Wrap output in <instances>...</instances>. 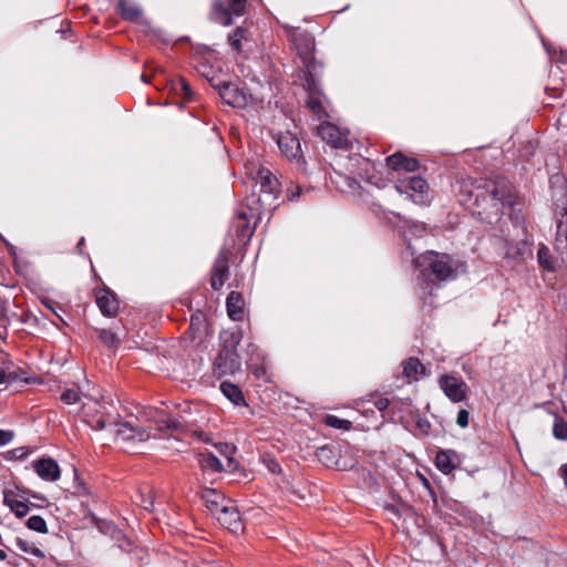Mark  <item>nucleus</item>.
I'll use <instances>...</instances> for the list:
<instances>
[{
    "mask_svg": "<svg viewBox=\"0 0 567 567\" xmlns=\"http://www.w3.org/2000/svg\"><path fill=\"white\" fill-rule=\"evenodd\" d=\"M455 195L461 205L487 224L497 223L506 210L516 205L511 186L493 179L462 178L456 183Z\"/></svg>",
    "mask_w": 567,
    "mask_h": 567,
    "instance_id": "f257e3e1",
    "label": "nucleus"
},
{
    "mask_svg": "<svg viewBox=\"0 0 567 567\" xmlns=\"http://www.w3.org/2000/svg\"><path fill=\"white\" fill-rule=\"evenodd\" d=\"M414 266L421 269V274L426 277L434 275L439 280H446L453 277L451 259L447 255H440L434 251H427L414 258Z\"/></svg>",
    "mask_w": 567,
    "mask_h": 567,
    "instance_id": "f03ea898",
    "label": "nucleus"
},
{
    "mask_svg": "<svg viewBox=\"0 0 567 567\" xmlns=\"http://www.w3.org/2000/svg\"><path fill=\"white\" fill-rule=\"evenodd\" d=\"M104 396L101 391L96 388H91L87 380H85V384H79L78 390L66 389L61 394V400L65 404H75L83 400L81 410L86 415L91 412L97 411L95 406L101 405Z\"/></svg>",
    "mask_w": 567,
    "mask_h": 567,
    "instance_id": "7ed1b4c3",
    "label": "nucleus"
},
{
    "mask_svg": "<svg viewBox=\"0 0 567 567\" xmlns=\"http://www.w3.org/2000/svg\"><path fill=\"white\" fill-rule=\"evenodd\" d=\"M113 433L131 450H137L140 444L145 443L152 436L150 429L134 426L128 422L115 424Z\"/></svg>",
    "mask_w": 567,
    "mask_h": 567,
    "instance_id": "20e7f679",
    "label": "nucleus"
},
{
    "mask_svg": "<svg viewBox=\"0 0 567 567\" xmlns=\"http://www.w3.org/2000/svg\"><path fill=\"white\" fill-rule=\"evenodd\" d=\"M246 8V0H215L213 4V19L223 24L230 25L233 16H241Z\"/></svg>",
    "mask_w": 567,
    "mask_h": 567,
    "instance_id": "39448f33",
    "label": "nucleus"
},
{
    "mask_svg": "<svg viewBox=\"0 0 567 567\" xmlns=\"http://www.w3.org/2000/svg\"><path fill=\"white\" fill-rule=\"evenodd\" d=\"M394 187L396 192L406 194L416 204L423 205L429 202V185L422 177H409L400 181Z\"/></svg>",
    "mask_w": 567,
    "mask_h": 567,
    "instance_id": "423d86ee",
    "label": "nucleus"
},
{
    "mask_svg": "<svg viewBox=\"0 0 567 567\" xmlns=\"http://www.w3.org/2000/svg\"><path fill=\"white\" fill-rule=\"evenodd\" d=\"M219 95L226 104L238 109H244L254 101L251 94L233 83L220 84Z\"/></svg>",
    "mask_w": 567,
    "mask_h": 567,
    "instance_id": "0eeeda50",
    "label": "nucleus"
},
{
    "mask_svg": "<svg viewBox=\"0 0 567 567\" xmlns=\"http://www.w3.org/2000/svg\"><path fill=\"white\" fill-rule=\"evenodd\" d=\"M257 184L260 186V193L264 195V202H269L271 205L279 194V182L271 174V172L265 167H259L256 172V176H252Z\"/></svg>",
    "mask_w": 567,
    "mask_h": 567,
    "instance_id": "6e6552de",
    "label": "nucleus"
},
{
    "mask_svg": "<svg viewBox=\"0 0 567 567\" xmlns=\"http://www.w3.org/2000/svg\"><path fill=\"white\" fill-rule=\"evenodd\" d=\"M440 386L445 395L453 402H461L466 398V384L464 381L452 375H442Z\"/></svg>",
    "mask_w": 567,
    "mask_h": 567,
    "instance_id": "1a4fd4ad",
    "label": "nucleus"
},
{
    "mask_svg": "<svg viewBox=\"0 0 567 567\" xmlns=\"http://www.w3.org/2000/svg\"><path fill=\"white\" fill-rule=\"evenodd\" d=\"M318 135L332 147L343 148L348 144L347 135L342 133L336 125L326 122L318 126Z\"/></svg>",
    "mask_w": 567,
    "mask_h": 567,
    "instance_id": "9d476101",
    "label": "nucleus"
},
{
    "mask_svg": "<svg viewBox=\"0 0 567 567\" xmlns=\"http://www.w3.org/2000/svg\"><path fill=\"white\" fill-rule=\"evenodd\" d=\"M215 517L223 526L233 533H239L244 529L239 512L231 502H228V505L223 507Z\"/></svg>",
    "mask_w": 567,
    "mask_h": 567,
    "instance_id": "9b49d317",
    "label": "nucleus"
},
{
    "mask_svg": "<svg viewBox=\"0 0 567 567\" xmlns=\"http://www.w3.org/2000/svg\"><path fill=\"white\" fill-rule=\"evenodd\" d=\"M307 91H308V99H307V105L312 111V113L318 116V118H321L326 115L324 110V96L321 93V91L316 86L315 82L311 80L307 81Z\"/></svg>",
    "mask_w": 567,
    "mask_h": 567,
    "instance_id": "f8f14e48",
    "label": "nucleus"
},
{
    "mask_svg": "<svg viewBox=\"0 0 567 567\" xmlns=\"http://www.w3.org/2000/svg\"><path fill=\"white\" fill-rule=\"evenodd\" d=\"M34 471L44 481L55 482L61 476V470L58 463L50 457H43L34 463Z\"/></svg>",
    "mask_w": 567,
    "mask_h": 567,
    "instance_id": "ddd939ff",
    "label": "nucleus"
},
{
    "mask_svg": "<svg viewBox=\"0 0 567 567\" xmlns=\"http://www.w3.org/2000/svg\"><path fill=\"white\" fill-rule=\"evenodd\" d=\"M277 144L280 152L290 159L299 158L301 153L299 140L290 132L279 134Z\"/></svg>",
    "mask_w": 567,
    "mask_h": 567,
    "instance_id": "4468645a",
    "label": "nucleus"
},
{
    "mask_svg": "<svg viewBox=\"0 0 567 567\" xmlns=\"http://www.w3.org/2000/svg\"><path fill=\"white\" fill-rule=\"evenodd\" d=\"M228 278V259L227 255L221 251L215 260L212 270V287L215 290L221 288Z\"/></svg>",
    "mask_w": 567,
    "mask_h": 567,
    "instance_id": "2eb2a0df",
    "label": "nucleus"
},
{
    "mask_svg": "<svg viewBox=\"0 0 567 567\" xmlns=\"http://www.w3.org/2000/svg\"><path fill=\"white\" fill-rule=\"evenodd\" d=\"M202 498L214 516H216L223 507H226L229 502L223 494L212 488H205L202 493Z\"/></svg>",
    "mask_w": 567,
    "mask_h": 567,
    "instance_id": "dca6fc26",
    "label": "nucleus"
},
{
    "mask_svg": "<svg viewBox=\"0 0 567 567\" xmlns=\"http://www.w3.org/2000/svg\"><path fill=\"white\" fill-rule=\"evenodd\" d=\"M96 303L101 312L107 317L115 316L118 310L117 300L113 292L109 289H103L97 292Z\"/></svg>",
    "mask_w": 567,
    "mask_h": 567,
    "instance_id": "f3484780",
    "label": "nucleus"
},
{
    "mask_svg": "<svg viewBox=\"0 0 567 567\" xmlns=\"http://www.w3.org/2000/svg\"><path fill=\"white\" fill-rule=\"evenodd\" d=\"M402 367L403 375L410 383L419 381L426 374V369L424 364H422L421 361L415 357H411L408 360L403 361Z\"/></svg>",
    "mask_w": 567,
    "mask_h": 567,
    "instance_id": "a211bd4d",
    "label": "nucleus"
},
{
    "mask_svg": "<svg viewBox=\"0 0 567 567\" xmlns=\"http://www.w3.org/2000/svg\"><path fill=\"white\" fill-rule=\"evenodd\" d=\"M388 166L393 171L415 172L419 163L413 157H406L402 153L396 152L386 158Z\"/></svg>",
    "mask_w": 567,
    "mask_h": 567,
    "instance_id": "6ab92c4d",
    "label": "nucleus"
},
{
    "mask_svg": "<svg viewBox=\"0 0 567 567\" xmlns=\"http://www.w3.org/2000/svg\"><path fill=\"white\" fill-rule=\"evenodd\" d=\"M181 415L178 417H173L171 415H162L155 419L156 429L158 432H171V433H184L186 432V426L181 421Z\"/></svg>",
    "mask_w": 567,
    "mask_h": 567,
    "instance_id": "aec40b11",
    "label": "nucleus"
},
{
    "mask_svg": "<svg viewBox=\"0 0 567 567\" xmlns=\"http://www.w3.org/2000/svg\"><path fill=\"white\" fill-rule=\"evenodd\" d=\"M18 381L29 383L31 379L27 377V372L22 369H16L11 365L0 368V386L2 384L9 385Z\"/></svg>",
    "mask_w": 567,
    "mask_h": 567,
    "instance_id": "412c9836",
    "label": "nucleus"
},
{
    "mask_svg": "<svg viewBox=\"0 0 567 567\" xmlns=\"http://www.w3.org/2000/svg\"><path fill=\"white\" fill-rule=\"evenodd\" d=\"M227 313L233 320H240L244 313V299L239 292L231 291L226 300Z\"/></svg>",
    "mask_w": 567,
    "mask_h": 567,
    "instance_id": "4be33fe9",
    "label": "nucleus"
},
{
    "mask_svg": "<svg viewBox=\"0 0 567 567\" xmlns=\"http://www.w3.org/2000/svg\"><path fill=\"white\" fill-rule=\"evenodd\" d=\"M213 367L215 374L217 377H223L228 373H235L238 370L239 364L233 357H217Z\"/></svg>",
    "mask_w": 567,
    "mask_h": 567,
    "instance_id": "5701e85b",
    "label": "nucleus"
},
{
    "mask_svg": "<svg viewBox=\"0 0 567 567\" xmlns=\"http://www.w3.org/2000/svg\"><path fill=\"white\" fill-rule=\"evenodd\" d=\"M220 341L224 347L225 354H236L237 346L240 342V333L237 331L225 330L220 333Z\"/></svg>",
    "mask_w": 567,
    "mask_h": 567,
    "instance_id": "b1692460",
    "label": "nucleus"
},
{
    "mask_svg": "<svg viewBox=\"0 0 567 567\" xmlns=\"http://www.w3.org/2000/svg\"><path fill=\"white\" fill-rule=\"evenodd\" d=\"M3 503L10 507V509L18 516L24 517L29 512V506L27 503L19 501L16 498L12 492H4Z\"/></svg>",
    "mask_w": 567,
    "mask_h": 567,
    "instance_id": "393cba45",
    "label": "nucleus"
},
{
    "mask_svg": "<svg viewBox=\"0 0 567 567\" xmlns=\"http://www.w3.org/2000/svg\"><path fill=\"white\" fill-rule=\"evenodd\" d=\"M220 390L224 393V395L234 404H245L243 392L237 385L225 381L220 384Z\"/></svg>",
    "mask_w": 567,
    "mask_h": 567,
    "instance_id": "a878e982",
    "label": "nucleus"
},
{
    "mask_svg": "<svg viewBox=\"0 0 567 567\" xmlns=\"http://www.w3.org/2000/svg\"><path fill=\"white\" fill-rule=\"evenodd\" d=\"M455 454L452 452H439L435 458L436 466L444 473H450L455 466Z\"/></svg>",
    "mask_w": 567,
    "mask_h": 567,
    "instance_id": "bb28decb",
    "label": "nucleus"
},
{
    "mask_svg": "<svg viewBox=\"0 0 567 567\" xmlns=\"http://www.w3.org/2000/svg\"><path fill=\"white\" fill-rule=\"evenodd\" d=\"M118 10L121 16L130 21H135L141 16L140 8L130 0H120Z\"/></svg>",
    "mask_w": 567,
    "mask_h": 567,
    "instance_id": "cd10ccee",
    "label": "nucleus"
},
{
    "mask_svg": "<svg viewBox=\"0 0 567 567\" xmlns=\"http://www.w3.org/2000/svg\"><path fill=\"white\" fill-rule=\"evenodd\" d=\"M198 461L203 471L217 473L224 470L220 461L214 454H199Z\"/></svg>",
    "mask_w": 567,
    "mask_h": 567,
    "instance_id": "c85d7f7f",
    "label": "nucleus"
},
{
    "mask_svg": "<svg viewBox=\"0 0 567 567\" xmlns=\"http://www.w3.org/2000/svg\"><path fill=\"white\" fill-rule=\"evenodd\" d=\"M100 340L107 346L110 350H117L118 337L111 330H101L99 334Z\"/></svg>",
    "mask_w": 567,
    "mask_h": 567,
    "instance_id": "c756f323",
    "label": "nucleus"
},
{
    "mask_svg": "<svg viewBox=\"0 0 567 567\" xmlns=\"http://www.w3.org/2000/svg\"><path fill=\"white\" fill-rule=\"evenodd\" d=\"M27 526L30 529H32L34 532H38V533L45 534L48 532V527H47L45 520L41 516H38V515L31 516L27 520Z\"/></svg>",
    "mask_w": 567,
    "mask_h": 567,
    "instance_id": "7c9ffc66",
    "label": "nucleus"
},
{
    "mask_svg": "<svg viewBox=\"0 0 567 567\" xmlns=\"http://www.w3.org/2000/svg\"><path fill=\"white\" fill-rule=\"evenodd\" d=\"M324 423L328 426L339 429V430H349L351 427V422L348 420L339 419L336 415H327L324 417Z\"/></svg>",
    "mask_w": 567,
    "mask_h": 567,
    "instance_id": "2f4dec72",
    "label": "nucleus"
},
{
    "mask_svg": "<svg viewBox=\"0 0 567 567\" xmlns=\"http://www.w3.org/2000/svg\"><path fill=\"white\" fill-rule=\"evenodd\" d=\"M537 257H538V262L540 264V266L543 268H545L547 270H554V266L550 261L549 251L546 247H542L538 249Z\"/></svg>",
    "mask_w": 567,
    "mask_h": 567,
    "instance_id": "473e14b6",
    "label": "nucleus"
},
{
    "mask_svg": "<svg viewBox=\"0 0 567 567\" xmlns=\"http://www.w3.org/2000/svg\"><path fill=\"white\" fill-rule=\"evenodd\" d=\"M217 447L219 450V453L227 457L228 466H233L235 463L233 455L235 453L236 447L227 443H221Z\"/></svg>",
    "mask_w": 567,
    "mask_h": 567,
    "instance_id": "72a5a7b5",
    "label": "nucleus"
},
{
    "mask_svg": "<svg viewBox=\"0 0 567 567\" xmlns=\"http://www.w3.org/2000/svg\"><path fill=\"white\" fill-rule=\"evenodd\" d=\"M174 91L176 93H179V91H181V93L186 99H190V96H192V90H190L188 83L182 78L178 79V81L174 84Z\"/></svg>",
    "mask_w": 567,
    "mask_h": 567,
    "instance_id": "f704fd0d",
    "label": "nucleus"
},
{
    "mask_svg": "<svg viewBox=\"0 0 567 567\" xmlns=\"http://www.w3.org/2000/svg\"><path fill=\"white\" fill-rule=\"evenodd\" d=\"M554 435L558 440H567V423L557 421L554 424Z\"/></svg>",
    "mask_w": 567,
    "mask_h": 567,
    "instance_id": "c9c22d12",
    "label": "nucleus"
},
{
    "mask_svg": "<svg viewBox=\"0 0 567 567\" xmlns=\"http://www.w3.org/2000/svg\"><path fill=\"white\" fill-rule=\"evenodd\" d=\"M504 255L506 258L516 259L517 257L523 255V251L519 247L513 246V244L507 240L505 244Z\"/></svg>",
    "mask_w": 567,
    "mask_h": 567,
    "instance_id": "e433bc0d",
    "label": "nucleus"
},
{
    "mask_svg": "<svg viewBox=\"0 0 567 567\" xmlns=\"http://www.w3.org/2000/svg\"><path fill=\"white\" fill-rule=\"evenodd\" d=\"M243 34H244V30L240 29V28H237L234 33L229 37V43L230 45L239 51L240 50V40L243 38Z\"/></svg>",
    "mask_w": 567,
    "mask_h": 567,
    "instance_id": "4c0bfd02",
    "label": "nucleus"
},
{
    "mask_svg": "<svg viewBox=\"0 0 567 567\" xmlns=\"http://www.w3.org/2000/svg\"><path fill=\"white\" fill-rule=\"evenodd\" d=\"M312 47H313V42H312V39H310L309 37H307L306 39V44L302 49H298L299 50V53L301 55V58L305 60V61H309L311 59V50H312Z\"/></svg>",
    "mask_w": 567,
    "mask_h": 567,
    "instance_id": "58836bf2",
    "label": "nucleus"
},
{
    "mask_svg": "<svg viewBox=\"0 0 567 567\" xmlns=\"http://www.w3.org/2000/svg\"><path fill=\"white\" fill-rule=\"evenodd\" d=\"M468 420H470V413L467 410H460L458 413H457V417H456V423L457 425H460L461 427H466L468 425Z\"/></svg>",
    "mask_w": 567,
    "mask_h": 567,
    "instance_id": "ea45409f",
    "label": "nucleus"
},
{
    "mask_svg": "<svg viewBox=\"0 0 567 567\" xmlns=\"http://www.w3.org/2000/svg\"><path fill=\"white\" fill-rule=\"evenodd\" d=\"M425 225L422 224V223H414L410 226L409 228V233L416 236V237H421L424 233H425Z\"/></svg>",
    "mask_w": 567,
    "mask_h": 567,
    "instance_id": "a19ab883",
    "label": "nucleus"
},
{
    "mask_svg": "<svg viewBox=\"0 0 567 567\" xmlns=\"http://www.w3.org/2000/svg\"><path fill=\"white\" fill-rule=\"evenodd\" d=\"M13 439V433L10 431L0 430V445H6Z\"/></svg>",
    "mask_w": 567,
    "mask_h": 567,
    "instance_id": "79ce46f5",
    "label": "nucleus"
},
{
    "mask_svg": "<svg viewBox=\"0 0 567 567\" xmlns=\"http://www.w3.org/2000/svg\"><path fill=\"white\" fill-rule=\"evenodd\" d=\"M301 187L298 185L291 186L290 188L287 189V196L290 200H292L301 194Z\"/></svg>",
    "mask_w": 567,
    "mask_h": 567,
    "instance_id": "37998d69",
    "label": "nucleus"
},
{
    "mask_svg": "<svg viewBox=\"0 0 567 567\" xmlns=\"http://www.w3.org/2000/svg\"><path fill=\"white\" fill-rule=\"evenodd\" d=\"M267 467L269 468V471H271L272 473H276V474H279L281 473V467L280 465L275 462V461H269L268 464H267Z\"/></svg>",
    "mask_w": 567,
    "mask_h": 567,
    "instance_id": "c03bdc74",
    "label": "nucleus"
},
{
    "mask_svg": "<svg viewBox=\"0 0 567 567\" xmlns=\"http://www.w3.org/2000/svg\"><path fill=\"white\" fill-rule=\"evenodd\" d=\"M44 305L48 309H50L52 312H54L58 317H60V315L58 313L56 309H61V307L59 305H55L54 302L52 301H44Z\"/></svg>",
    "mask_w": 567,
    "mask_h": 567,
    "instance_id": "a18cd8bd",
    "label": "nucleus"
},
{
    "mask_svg": "<svg viewBox=\"0 0 567 567\" xmlns=\"http://www.w3.org/2000/svg\"><path fill=\"white\" fill-rule=\"evenodd\" d=\"M202 344H203V342L200 340L196 346L187 347V348H185V350H187V351H205L206 348H204Z\"/></svg>",
    "mask_w": 567,
    "mask_h": 567,
    "instance_id": "49530a36",
    "label": "nucleus"
},
{
    "mask_svg": "<svg viewBox=\"0 0 567 567\" xmlns=\"http://www.w3.org/2000/svg\"><path fill=\"white\" fill-rule=\"evenodd\" d=\"M389 405V401L386 399H380L378 402H377V406L379 410H384L386 409Z\"/></svg>",
    "mask_w": 567,
    "mask_h": 567,
    "instance_id": "de8ad7c7",
    "label": "nucleus"
},
{
    "mask_svg": "<svg viewBox=\"0 0 567 567\" xmlns=\"http://www.w3.org/2000/svg\"><path fill=\"white\" fill-rule=\"evenodd\" d=\"M254 374L257 377V378H262L266 375V370L264 367H260V368H256L254 370Z\"/></svg>",
    "mask_w": 567,
    "mask_h": 567,
    "instance_id": "09e8293b",
    "label": "nucleus"
},
{
    "mask_svg": "<svg viewBox=\"0 0 567 567\" xmlns=\"http://www.w3.org/2000/svg\"><path fill=\"white\" fill-rule=\"evenodd\" d=\"M105 427V422L103 420H99L96 425H92L93 430H103Z\"/></svg>",
    "mask_w": 567,
    "mask_h": 567,
    "instance_id": "8fccbe9b",
    "label": "nucleus"
},
{
    "mask_svg": "<svg viewBox=\"0 0 567 567\" xmlns=\"http://www.w3.org/2000/svg\"><path fill=\"white\" fill-rule=\"evenodd\" d=\"M193 434H194L195 436H197L198 439H202V440H204V441H206V442H209V439H208L207 436H204V433H203V432H200V431H194V432H193Z\"/></svg>",
    "mask_w": 567,
    "mask_h": 567,
    "instance_id": "3c124183",
    "label": "nucleus"
},
{
    "mask_svg": "<svg viewBox=\"0 0 567 567\" xmlns=\"http://www.w3.org/2000/svg\"><path fill=\"white\" fill-rule=\"evenodd\" d=\"M142 505H143V507H144L145 509H151V508H152V506H153V501H152V498H150V499H147V501H143V502H142Z\"/></svg>",
    "mask_w": 567,
    "mask_h": 567,
    "instance_id": "603ef678",
    "label": "nucleus"
},
{
    "mask_svg": "<svg viewBox=\"0 0 567 567\" xmlns=\"http://www.w3.org/2000/svg\"><path fill=\"white\" fill-rule=\"evenodd\" d=\"M238 218L243 221H247L250 217L248 216V214L246 212H239Z\"/></svg>",
    "mask_w": 567,
    "mask_h": 567,
    "instance_id": "864d4df0",
    "label": "nucleus"
},
{
    "mask_svg": "<svg viewBox=\"0 0 567 567\" xmlns=\"http://www.w3.org/2000/svg\"><path fill=\"white\" fill-rule=\"evenodd\" d=\"M561 476L564 478L565 485L567 486V464L561 470Z\"/></svg>",
    "mask_w": 567,
    "mask_h": 567,
    "instance_id": "5fc2aeb1",
    "label": "nucleus"
},
{
    "mask_svg": "<svg viewBox=\"0 0 567 567\" xmlns=\"http://www.w3.org/2000/svg\"><path fill=\"white\" fill-rule=\"evenodd\" d=\"M239 227H241L243 230H247L249 236L251 235V231L249 230L248 225H240Z\"/></svg>",
    "mask_w": 567,
    "mask_h": 567,
    "instance_id": "6e6d98bb",
    "label": "nucleus"
},
{
    "mask_svg": "<svg viewBox=\"0 0 567 567\" xmlns=\"http://www.w3.org/2000/svg\"><path fill=\"white\" fill-rule=\"evenodd\" d=\"M329 451H330V450H329L328 447H326V446H324V447H321V449H320V455H323V454H326V453H327V452H329Z\"/></svg>",
    "mask_w": 567,
    "mask_h": 567,
    "instance_id": "4d7b16f0",
    "label": "nucleus"
},
{
    "mask_svg": "<svg viewBox=\"0 0 567 567\" xmlns=\"http://www.w3.org/2000/svg\"><path fill=\"white\" fill-rule=\"evenodd\" d=\"M6 557H7L6 553L2 549H0V560H4Z\"/></svg>",
    "mask_w": 567,
    "mask_h": 567,
    "instance_id": "13d9d810",
    "label": "nucleus"
},
{
    "mask_svg": "<svg viewBox=\"0 0 567 567\" xmlns=\"http://www.w3.org/2000/svg\"><path fill=\"white\" fill-rule=\"evenodd\" d=\"M183 412H184V413H190V409H189V406L187 405V406L184 409V411H183Z\"/></svg>",
    "mask_w": 567,
    "mask_h": 567,
    "instance_id": "bf43d9fd",
    "label": "nucleus"
},
{
    "mask_svg": "<svg viewBox=\"0 0 567 567\" xmlns=\"http://www.w3.org/2000/svg\"><path fill=\"white\" fill-rule=\"evenodd\" d=\"M388 509L396 514V509L393 506L388 507Z\"/></svg>",
    "mask_w": 567,
    "mask_h": 567,
    "instance_id": "052dcab7",
    "label": "nucleus"
},
{
    "mask_svg": "<svg viewBox=\"0 0 567 567\" xmlns=\"http://www.w3.org/2000/svg\"><path fill=\"white\" fill-rule=\"evenodd\" d=\"M83 243H84V238H81V240H80V241H79V244H78V247L82 246V245H83Z\"/></svg>",
    "mask_w": 567,
    "mask_h": 567,
    "instance_id": "680f3d73",
    "label": "nucleus"
}]
</instances>
